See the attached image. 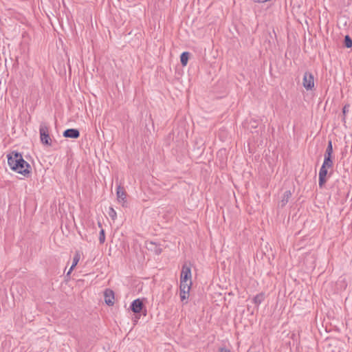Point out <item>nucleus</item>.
Listing matches in <instances>:
<instances>
[{
  "mask_svg": "<svg viewBox=\"0 0 352 352\" xmlns=\"http://www.w3.org/2000/svg\"><path fill=\"white\" fill-rule=\"evenodd\" d=\"M302 85L306 90H311L314 87V77L310 72H305L302 78Z\"/></svg>",
  "mask_w": 352,
  "mask_h": 352,
  "instance_id": "obj_3",
  "label": "nucleus"
},
{
  "mask_svg": "<svg viewBox=\"0 0 352 352\" xmlns=\"http://www.w3.org/2000/svg\"><path fill=\"white\" fill-rule=\"evenodd\" d=\"M192 282H180L179 289L180 292L184 293L185 292H190Z\"/></svg>",
  "mask_w": 352,
  "mask_h": 352,
  "instance_id": "obj_12",
  "label": "nucleus"
},
{
  "mask_svg": "<svg viewBox=\"0 0 352 352\" xmlns=\"http://www.w3.org/2000/svg\"><path fill=\"white\" fill-rule=\"evenodd\" d=\"M142 308L143 302L139 298L134 300L131 305V310L135 314L140 313L142 311Z\"/></svg>",
  "mask_w": 352,
  "mask_h": 352,
  "instance_id": "obj_7",
  "label": "nucleus"
},
{
  "mask_svg": "<svg viewBox=\"0 0 352 352\" xmlns=\"http://www.w3.org/2000/svg\"><path fill=\"white\" fill-rule=\"evenodd\" d=\"M329 168L328 167H326L324 166H321L320 170H319V174H318V177H319V182H318V184H319V186L320 188H322L323 186V185L324 184V183L326 182V177H327V169Z\"/></svg>",
  "mask_w": 352,
  "mask_h": 352,
  "instance_id": "obj_6",
  "label": "nucleus"
},
{
  "mask_svg": "<svg viewBox=\"0 0 352 352\" xmlns=\"http://www.w3.org/2000/svg\"><path fill=\"white\" fill-rule=\"evenodd\" d=\"M333 154V146H332V142L331 140L328 142V146L327 147L324 156L327 157H332Z\"/></svg>",
  "mask_w": 352,
  "mask_h": 352,
  "instance_id": "obj_16",
  "label": "nucleus"
},
{
  "mask_svg": "<svg viewBox=\"0 0 352 352\" xmlns=\"http://www.w3.org/2000/svg\"><path fill=\"white\" fill-rule=\"evenodd\" d=\"M188 292H185L184 293H182L180 292V298L182 301H184V300L187 299L188 298Z\"/></svg>",
  "mask_w": 352,
  "mask_h": 352,
  "instance_id": "obj_20",
  "label": "nucleus"
},
{
  "mask_svg": "<svg viewBox=\"0 0 352 352\" xmlns=\"http://www.w3.org/2000/svg\"><path fill=\"white\" fill-rule=\"evenodd\" d=\"M8 163L9 166L14 171L27 176L30 173V166L25 162L21 154L12 152L8 155Z\"/></svg>",
  "mask_w": 352,
  "mask_h": 352,
  "instance_id": "obj_1",
  "label": "nucleus"
},
{
  "mask_svg": "<svg viewBox=\"0 0 352 352\" xmlns=\"http://www.w3.org/2000/svg\"><path fill=\"white\" fill-rule=\"evenodd\" d=\"M116 195L118 202L123 207L126 206V194L124 188H122L120 186H118L117 188Z\"/></svg>",
  "mask_w": 352,
  "mask_h": 352,
  "instance_id": "obj_4",
  "label": "nucleus"
},
{
  "mask_svg": "<svg viewBox=\"0 0 352 352\" xmlns=\"http://www.w3.org/2000/svg\"><path fill=\"white\" fill-rule=\"evenodd\" d=\"M189 58V53L187 52H184L181 54L180 61L183 66H186L188 63Z\"/></svg>",
  "mask_w": 352,
  "mask_h": 352,
  "instance_id": "obj_14",
  "label": "nucleus"
},
{
  "mask_svg": "<svg viewBox=\"0 0 352 352\" xmlns=\"http://www.w3.org/2000/svg\"><path fill=\"white\" fill-rule=\"evenodd\" d=\"M349 104L344 105L342 109L343 114L344 115L346 114L349 112Z\"/></svg>",
  "mask_w": 352,
  "mask_h": 352,
  "instance_id": "obj_22",
  "label": "nucleus"
},
{
  "mask_svg": "<svg viewBox=\"0 0 352 352\" xmlns=\"http://www.w3.org/2000/svg\"><path fill=\"white\" fill-rule=\"evenodd\" d=\"M109 215L113 220L116 218L117 214L116 210L113 208H109Z\"/></svg>",
  "mask_w": 352,
  "mask_h": 352,
  "instance_id": "obj_19",
  "label": "nucleus"
},
{
  "mask_svg": "<svg viewBox=\"0 0 352 352\" xmlns=\"http://www.w3.org/2000/svg\"><path fill=\"white\" fill-rule=\"evenodd\" d=\"M151 248H148V250H154L156 254H160L162 252V250L159 248L157 245V243H150Z\"/></svg>",
  "mask_w": 352,
  "mask_h": 352,
  "instance_id": "obj_17",
  "label": "nucleus"
},
{
  "mask_svg": "<svg viewBox=\"0 0 352 352\" xmlns=\"http://www.w3.org/2000/svg\"><path fill=\"white\" fill-rule=\"evenodd\" d=\"M180 282H191V270L190 266L184 264L180 276Z\"/></svg>",
  "mask_w": 352,
  "mask_h": 352,
  "instance_id": "obj_5",
  "label": "nucleus"
},
{
  "mask_svg": "<svg viewBox=\"0 0 352 352\" xmlns=\"http://www.w3.org/2000/svg\"><path fill=\"white\" fill-rule=\"evenodd\" d=\"M322 166H324L328 168H331L333 166L332 157L324 156Z\"/></svg>",
  "mask_w": 352,
  "mask_h": 352,
  "instance_id": "obj_15",
  "label": "nucleus"
},
{
  "mask_svg": "<svg viewBox=\"0 0 352 352\" xmlns=\"http://www.w3.org/2000/svg\"><path fill=\"white\" fill-rule=\"evenodd\" d=\"M344 44L346 47H351L352 46V40L349 36H345Z\"/></svg>",
  "mask_w": 352,
  "mask_h": 352,
  "instance_id": "obj_18",
  "label": "nucleus"
},
{
  "mask_svg": "<svg viewBox=\"0 0 352 352\" xmlns=\"http://www.w3.org/2000/svg\"><path fill=\"white\" fill-rule=\"evenodd\" d=\"M265 299V295L263 293H260L254 296L253 298V302L256 305H259Z\"/></svg>",
  "mask_w": 352,
  "mask_h": 352,
  "instance_id": "obj_13",
  "label": "nucleus"
},
{
  "mask_svg": "<svg viewBox=\"0 0 352 352\" xmlns=\"http://www.w3.org/2000/svg\"><path fill=\"white\" fill-rule=\"evenodd\" d=\"M41 141L43 144L50 146L52 143L49 135V128L45 124H41L39 128Z\"/></svg>",
  "mask_w": 352,
  "mask_h": 352,
  "instance_id": "obj_2",
  "label": "nucleus"
},
{
  "mask_svg": "<svg viewBox=\"0 0 352 352\" xmlns=\"http://www.w3.org/2000/svg\"><path fill=\"white\" fill-rule=\"evenodd\" d=\"M104 230H101L100 231V236H99V240H100V242H104Z\"/></svg>",
  "mask_w": 352,
  "mask_h": 352,
  "instance_id": "obj_21",
  "label": "nucleus"
},
{
  "mask_svg": "<svg viewBox=\"0 0 352 352\" xmlns=\"http://www.w3.org/2000/svg\"><path fill=\"white\" fill-rule=\"evenodd\" d=\"M291 196H292V193H291L290 190H287L283 193L282 199L280 201V204L282 207H283L284 206L286 205V204L288 202L289 199H290Z\"/></svg>",
  "mask_w": 352,
  "mask_h": 352,
  "instance_id": "obj_11",
  "label": "nucleus"
},
{
  "mask_svg": "<svg viewBox=\"0 0 352 352\" xmlns=\"http://www.w3.org/2000/svg\"><path fill=\"white\" fill-rule=\"evenodd\" d=\"M80 256H81V252L79 250L76 251L74 256L73 258L72 265L67 274V275H69L73 271L74 267L76 266V265L78 264V263L79 262V261L80 259Z\"/></svg>",
  "mask_w": 352,
  "mask_h": 352,
  "instance_id": "obj_10",
  "label": "nucleus"
},
{
  "mask_svg": "<svg viewBox=\"0 0 352 352\" xmlns=\"http://www.w3.org/2000/svg\"><path fill=\"white\" fill-rule=\"evenodd\" d=\"M63 136L65 138H70L76 139L80 136V133L78 129H69L64 131Z\"/></svg>",
  "mask_w": 352,
  "mask_h": 352,
  "instance_id": "obj_9",
  "label": "nucleus"
},
{
  "mask_svg": "<svg viewBox=\"0 0 352 352\" xmlns=\"http://www.w3.org/2000/svg\"><path fill=\"white\" fill-rule=\"evenodd\" d=\"M219 352H231L230 350L226 349V348H221L219 349Z\"/></svg>",
  "mask_w": 352,
  "mask_h": 352,
  "instance_id": "obj_23",
  "label": "nucleus"
},
{
  "mask_svg": "<svg viewBox=\"0 0 352 352\" xmlns=\"http://www.w3.org/2000/svg\"><path fill=\"white\" fill-rule=\"evenodd\" d=\"M104 302L107 305L111 306L114 304V293L111 289H106L104 294Z\"/></svg>",
  "mask_w": 352,
  "mask_h": 352,
  "instance_id": "obj_8",
  "label": "nucleus"
}]
</instances>
